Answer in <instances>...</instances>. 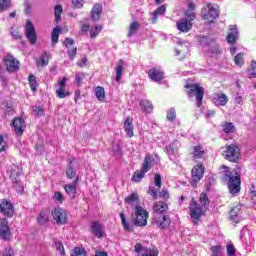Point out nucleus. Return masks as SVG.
Instances as JSON below:
<instances>
[{
  "instance_id": "680f3d73",
  "label": "nucleus",
  "mask_w": 256,
  "mask_h": 256,
  "mask_svg": "<svg viewBox=\"0 0 256 256\" xmlns=\"http://www.w3.org/2000/svg\"><path fill=\"white\" fill-rule=\"evenodd\" d=\"M34 113H36L38 116H43L45 113V109H43V107L41 106H35L34 107Z\"/></svg>"
},
{
  "instance_id": "f8f14e48",
  "label": "nucleus",
  "mask_w": 256,
  "mask_h": 256,
  "mask_svg": "<svg viewBox=\"0 0 256 256\" xmlns=\"http://www.w3.org/2000/svg\"><path fill=\"white\" fill-rule=\"evenodd\" d=\"M26 39H28L30 45L37 44V32L35 31V25L31 20L26 21L25 25Z\"/></svg>"
},
{
  "instance_id": "3c124183",
  "label": "nucleus",
  "mask_w": 256,
  "mask_h": 256,
  "mask_svg": "<svg viewBox=\"0 0 256 256\" xmlns=\"http://www.w3.org/2000/svg\"><path fill=\"white\" fill-rule=\"evenodd\" d=\"M84 79H85V73L84 72H80V73L76 74L75 80H76V83H77L78 87H81V85H83V80Z\"/></svg>"
},
{
  "instance_id": "1a4fd4ad",
  "label": "nucleus",
  "mask_w": 256,
  "mask_h": 256,
  "mask_svg": "<svg viewBox=\"0 0 256 256\" xmlns=\"http://www.w3.org/2000/svg\"><path fill=\"white\" fill-rule=\"evenodd\" d=\"M201 17L204 21L213 23V21L219 17V9L215 8L213 4L208 3L207 7L202 9Z\"/></svg>"
},
{
  "instance_id": "6ab92c4d",
  "label": "nucleus",
  "mask_w": 256,
  "mask_h": 256,
  "mask_svg": "<svg viewBox=\"0 0 256 256\" xmlns=\"http://www.w3.org/2000/svg\"><path fill=\"white\" fill-rule=\"evenodd\" d=\"M78 187H79V177H76L72 184L64 185V191L70 197V199H75V196L77 195Z\"/></svg>"
},
{
  "instance_id": "c03bdc74",
  "label": "nucleus",
  "mask_w": 256,
  "mask_h": 256,
  "mask_svg": "<svg viewBox=\"0 0 256 256\" xmlns=\"http://www.w3.org/2000/svg\"><path fill=\"white\" fill-rule=\"evenodd\" d=\"M11 7V0H0V13L8 11Z\"/></svg>"
},
{
  "instance_id": "e433bc0d",
  "label": "nucleus",
  "mask_w": 256,
  "mask_h": 256,
  "mask_svg": "<svg viewBox=\"0 0 256 256\" xmlns=\"http://www.w3.org/2000/svg\"><path fill=\"white\" fill-rule=\"evenodd\" d=\"M124 203H126L127 205L139 203V195H137V193H132L131 195L125 198Z\"/></svg>"
},
{
  "instance_id": "bb28decb",
  "label": "nucleus",
  "mask_w": 256,
  "mask_h": 256,
  "mask_svg": "<svg viewBox=\"0 0 256 256\" xmlns=\"http://www.w3.org/2000/svg\"><path fill=\"white\" fill-rule=\"evenodd\" d=\"M125 67V61L123 59L118 60L117 67L115 68L116 71V83L121 82V77H123V68Z\"/></svg>"
},
{
  "instance_id": "58836bf2",
  "label": "nucleus",
  "mask_w": 256,
  "mask_h": 256,
  "mask_svg": "<svg viewBox=\"0 0 256 256\" xmlns=\"http://www.w3.org/2000/svg\"><path fill=\"white\" fill-rule=\"evenodd\" d=\"M245 54L242 52L238 53L234 58V63L237 65V67H242L245 65Z\"/></svg>"
},
{
  "instance_id": "603ef678",
  "label": "nucleus",
  "mask_w": 256,
  "mask_h": 256,
  "mask_svg": "<svg viewBox=\"0 0 256 256\" xmlns=\"http://www.w3.org/2000/svg\"><path fill=\"white\" fill-rule=\"evenodd\" d=\"M166 117L168 121H175L177 113L175 112L174 109H171L167 112Z\"/></svg>"
},
{
  "instance_id": "79ce46f5",
  "label": "nucleus",
  "mask_w": 256,
  "mask_h": 256,
  "mask_svg": "<svg viewBox=\"0 0 256 256\" xmlns=\"http://www.w3.org/2000/svg\"><path fill=\"white\" fill-rule=\"evenodd\" d=\"M71 256H87V251L83 247H75L72 250Z\"/></svg>"
},
{
  "instance_id": "052dcab7",
  "label": "nucleus",
  "mask_w": 256,
  "mask_h": 256,
  "mask_svg": "<svg viewBox=\"0 0 256 256\" xmlns=\"http://www.w3.org/2000/svg\"><path fill=\"white\" fill-rule=\"evenodd\" d=\"M147 193L150 195V197H152V199H157L158 197L155 187H150Z\"/></svg>"
},
{
  "instance_id": "4468645a",
  "label": "nucleus",
  "mask_w": 256,
  "mask_h": 256,
  "mask_svg": "<svg viewBox=\"0 0 256 256\" xmlns=\"http://www.w3.org/2000/svg\"><path fill=\"white\" fill-rule=\"evenodd\" d=\"M59 88L56 90V97L58 99H65V97H69L71 92L67 90V77H64L61 81H58Z\"/></svg>"
},
{
  "instance_id": "20e7f679",
  "label": "nucleus",
  "mask_w": 256,
  "mask_h": 256,
  "mask_svg": "<svg viewBox=\"0 0 256 256\" xmlns=\"http://www.w3.org/2000/svg\"><path fill=\"white\" fill-rule=\"evenodd\" d=\"M132 224L136 227H147L149 212L142 206L136 205L134 213L131 214Z\"/></svg>"
},
{
  "instance_id": "49530a36",
  "label": "nucleus",
  "mask_w": 256,
  "mask_h": 256,
  "mask_svg": "<svg viewBox=\"0 0 256 256\" xmlns=\"http://www.w3.org/2000/svg\"><path fill=\"white\" fill-rule=\"evenodd\" d=\"M101 31H103L102 25H97L94 27V29H90V38L95 39V37H97Z\"/></svg>"
},
{
  "instance_id": "bf43d9fd",
  "label": "nucleus",
  "mask_w": 256,
  "mask_h": 256,
  "mask_svg": "<svg viewBox=\"0 0 256 256\" xmlns=\"http://www.w3.org/2000/svg\"><path fill=\"white\" fill-rule=\"evenodd\" d=\"M227 255L228 256H235V246L233 244L227 245Z\"/></svg>"
},
{
  "instance_id": "69168bd1",
  "label": "nucleus",
  "mask_w": 256,
  "mask_h": 256,
  "mask_svg": "<svg viewBox=\"0 0 256 256\" xmlns=\"http://www.w3.org/2000/svg\"><path fill=\"white\" fill-rule=\"evenodd\" d=\"M79 99H81V90H76L74 92V102L79 103Z\"/></svg>"
},
{
  "instance_id": "4be33fe9",
  "label": "nucleus",
  "mask_w": 256,
  "mask_h": 256,
  "mask_svg": "<svg viewBox=\"0 0 256 256\" xmlns=\"http://www.w3.org/2000/svg\"><path fill=\"white\" fill-rule=\"evenodd\" d=\"M23 125H25V120L23 118H15L12 122V126L14 127V131L18 137L23 135Z\"/></svg>"
},
{
  "instance_id": "473e14b6",
  "label": "nucleus",
  "mask_w": 256,
  "mask_h": 256,
  "mask_svg": "<svg viewBox=\"0 0 256 256\" xmlns=\"http://www.w3.org/2000/svg\"><path fill=\"white\" fill-rule=\"evenodd\" d=\"M95 96L97 97L98 101H100V103H104L105 102V88H103V86H97L95 88Z\"/></svg>"
},
{
  "instance_id": "412c9836",
  "label": "nucleus",
  "mask_w": 256,
  "mask_h": 256,
  "mask_svg": "<svg viewBox=\"0 0 256 256\" xmlns=\"http://www.w3.org/2000/svg\"><path fill=\"white\" fill-rule=\"evenodd\" d=\"M90 231L94 237L101 239L103 237V229L99 221H93L90 225Z\"/></svg>"
},
{
  "instance_id": "cd10ccee",
  "label": "nucleus",
  "mask_w": 256,
  "mask_h": 256,
  "mask_svg": "<svg viewBox=\"0 0 256 256\" xmlns=\"http://www.w3.org/2000/svg\"><path fill=\"white\" fill-rule=\"evenodd\" d=\"M61 33V28L59 26H56L51 33V41H52V47H55L57 43H59V34Z\"/></svg>"
},
{
  "instance_id": "5701e85b",
  "label": "nucleus",
  "mask_w": 256,
  "mask_h": 256,
  "mask_svg": "<svg viewBox=\"0 0 256 256\" xmlns=\"http://www.w3.org/2000/svg\"><path fill=\"white\" fill-rule=\"evenodd\" d=\"M103 13V6L99 3H96L91 10V19L93 21H99L101 19V14Z\"/></svg>"
},
{
  "instance_id": "2f4dec72",
  "label": "nucleus",
  "mask_w": 256,
  "mask_h": 256,
  "mask_svg": "<svg viewBox=\"0 0 256 256\" xmlns=\"http://www.w3.org/2000/svg\"><path fill=\"white\" fill-rule=\"evenodd\" d=\"M140 107L145 113L153 112V103H151L149 100H142L140 102Z\"/></svg>"
},
{
  "instance_id": "864d4df0",
  "label": "nucleus",
  "mask_w": 256,
  "mask_h": 256,
  "mask_svg": "<svg viewBox=\"0 0 256 256\" xmlns=\"http://www.w3.org/2000/svg\"><path fill=\"white\" fill-rule=\"evenodd\" d=\"M210 251L212 253L211 256H219L221 254V246H212Z\"/></svg>"
},
{
  "instance_id": "4d7b16f0",
  "label": "nucleus",
  "mask_w": 256,
  "mask_h": 256,
  "mask_svg": "<svg viewBox=\"0 0 256 256\" xmlns=\"http://www.w3.org/2000/svg\"><path fill=\"white\" fill-rule=\"evenodd\" d=\"M64 45L67 49L71 48V47H74L75 45V41L71 38H65L64 40Z\"/></svg>"
},
{
  "instance_id": "dca6fc26",
  "label": "nucleus",
  "mask_w": 256,
  "mask_h": 256,
  "mask_svg": "<svg viewBox=\"0 0 256 256\" xmlns=\"http://www.w3.org/2000/svg\"><path fill=\"white\" fill-rule=\"evenodd\" d=\"M134 249L135 252L138 254L141 253V251H143L141 256H159V250L157 248H143V245L141 243H137L134 246Z\"/></svg>"
},
{
  "instance_id": "5fc2aeb1",
  "label": "nucleus",
  "mask_w": 256,
  "mask_h": 256,
  "mask_svg": "<svg viewBox=\"0 0 256 256\" xmlns=\"http://www.w3.org/2000/svg\"><path fill=\"white\" fill-rule=\"evenodd\" d=\"M72 5L75 9H82L85 5V0H72Z\"/></svg>"
},
{
  "instance_id": "f3484780",
  "label": "nucleus",
  "mask_w": 256,
  "mask_h": 256,
  "mask_svg": "<svg viewBox=\"0 0 256 256\" xmlns=\"http://www.w3.org/2000/svg\"><path fill=\"white\" fill-rule=\"evenodd\" d=\"M189 155L192 157L193 161H199L205 157V148L201 145L192 146L189 149Z\"/></svg>"
},
{
  "instance_id": "9d476101",
  "label": "nucleus",
  "mask_w": 256,
  "mask_h": 256,
  "mask_svg": "<svg viewBox=\"0 0 256 256\" xmlns=\"http://www.w3.org/2000/svg\"><path fill=\"white\" fill-rule=\"evenodd\" d=\"M52 219L57 225H67V211L61 207H56L51 211Z\"/></svg>"
},
{
  "instance_id": "2eb2a0df",
  "label": "nucleus",
  "mask_w": 256,
  "mask_h": 256,
  "mask_svg": "<svg viewBox=\"0 0 256 256\" xmlns=\"http://www.w3.org/2000/svg\"><path fill=\"white\" fill-rule=\"evenodd\" d=\"M0 237L3 241H9V237H11V228H9V221L3 218L0 219Z\"/></svg>"
},
{
  "instance_id": "423d86ee",
  "label": "nucleus",
  "mask_w": 256,
  "mask_h": 256,
  "mask_svg": "<svg viewBox=\"0 0 256 256\" xmlns=\"http://www.w3.org/2000/svg\"><path fill=\"white\" fill-rule=\"evenodd\" d=\"M224 159L230 163H239L241 157V150L237 144H230L225 146V150L222 153Z\"/></svg>"
},
{
  "instance_id": "a19ab883",
  "label": "nucleus",
  "mask_w": 256,
  "mask_h": 256,
  "mask_svg": "<svg viewBox=\"0 0 256 256\" xmlns=\"http://www.w3.org/2000/svg\"><path fill=\"white\" fill-rule=\"evenodd\" d=\"M239 211H241L240 206L233 207L229 212V218L231 221H235L239 215Z\"/></svg>"
},
{
  "instance_id": "b1692460",
  "label": "nucleus",
  "mask_w": 256,
  "mask_h": 256,
  "mask_svg": "<svg viewBox=\"0 0 256 256\" xmlns=\"http://www.w3.org/2000/svg\"><path fill=\"white\" fill-rule=\"evenodd\" d=\"M133 129H134L133 118L128 116L126 118V120L124 121V131H125L127 137H129L130 139H131V137L134 136Z\"/></svg>"
},
{
  "instance_id": "0e129e2a",
  "label": "nucleus",
  "mask_w": 256,
  "mask_h": 256,
  "mask_svg": "<svg viewBox=\"0 0 256 256\" xmlns=\"http://www.w3.org/2000/svg\"><path fill=\"white\" fill-rule=\"evenodd\" d=\"M3 256H15V251H13V248L8 247L4 250Z\"/></svg>"
},
{
  "instance_id": "7c9ffc66",
  "label": "nucleus",
  "mask_w": 256,
  "mask_h": 256,
  "mask_svg": "<svg viewBox=\"0 0 256 256\" xmlns=\"http://www.w3.org/2000/svg\"><path fill=\"white\" fill-rule=\"evenodd\" d=\"M37 222L39 225H45V223H49V211L40 212L37 217Z\"/></svg>"
},
{
  "instance_id": "7ed1b4c3",
  "label": "nucleus",
  "mask_w": 256,
  "mask_h": 256,
  "mask_svg": "<svg viewBox=\"0 0 256 256\" xmlns=\"http://www.w3.org/2000/svg\"><path fill=\"white\" fill-rule=\"evenodd\" d=\"M153 163H155V158L151 156V154H147L144 157L142 167L140 170H136L131 178V181L134 183H140L145 178V173H148V171H151V168L153 167Z\"/></svg>"
},
{
  "instance_id": "f704fd0d",
  "label": "nucleus",
  "mask_w": 256,
  "mask_h": 256,
  "mask_svg": "<svg viewBox=\"0 0 256 256\" xmlns=\"http://www.w3.org/2000/svg\"><path fill=\"white\" fill-rule=\"evenodd\" d=\"M28 83L31 91L35 93V91H37V88L39 87V83H37V77H35L33 74H30L28 76Z\"/></svg>"
},
{
  "instance_id": "9b49d317",
  "label": "nucleus",
  "mask_w": 256,
  "mask_h": 256,
  "mask_svg": "<svg viewBox=\"0 0 256 256\" xmlns=\"http://www.w3.org/2000/svg\"><path fill=\"white\" fill-rule=\"evenodd\" d=\"M0 213L4 215V217H8L11 219V217H14L15 215V207L13 206V203L7 199L0 200Z\"/></svg>"
},
{
  "instance_id": "8fccbe9b",
  "label": "nucleus",
  "mask_w": 256,
  "mask_h": 256,
  "mask_svg": "<svg viewBox=\"0 0 256 256\" xmlns=\"http://www.w3.org/2000/svg\"><path fill=\"white\" fill-rule=\"evenodd\" d=\"M67 53H68L69 59H71V61H73V59H75V57H77V47L72 46L71 48H68Z\"/></svg>"
},
{
  "instance_id": "c756f323",
  "label": "nucleus",
  "mask_w": 256,
  "mask_h": 256,
  "mask_svg": "<svg viewBox=\"0 0 256 256\" xmlns=\"http://www.w3.org/2000/svg\"><path fill=\"white\" fill-rule=\"evenodd\" d=\"M120 219H121L122 227L125 231H130V232L133 231V225L127 222V216H125V213L120 212Z\"/></svg>"
},
{
  "instance_id": "ea45409f",
  "label": "nucleus",
  "mask_w": 256,
  "mask_h": 256,
  "mask_svg": "<svg viewBox=\"0 0 256 256\" xmlns=\"http://www.w3.org/2000/svg\"><path fill=\"white\" fill-rule=\"evenodd\" d=\"M61 13H63V6L57 4L54 8L55 22L59 23L61 21Z\"/></svg>"
},
{
  "instance_id": "a18cd8bd",
  "label": "nucleus",
  "mask_w": 256,
  "mask_h": 256,
  "mask_svg": "<svg viewBox=\"0 0 256 256\" xmlns=\"http://www.w3.org/2000/svg\"><path fill=\"white\" fill-rule=\"evenodd\" d=\"M222 129L224 133H235V125L231 122L224 123Z\"/></svg>"
},
{
  "instance_id": "6e6552de",
  "label": "nucleus",
  "mask_w": 256,
  "mask_h": 256,
  "mask_svg": "<svg viewBox=\"0 0 256 256\" xmlns=\"http://www.w3.org/2000/svg\"><path fill=\"white\" fill-rule=\"evenodd\" d=\"M189 209L192 223H194V225H197V223L201 221V217H203V215L205 214L203 212V208L197 201H195V198H192Z\"/></svg>"
},
{
  "instance_id": "39448f33",
  "label": "nucleus",
  "mask_w": 256,
  "mask_h": 256,
  "mask_svg": "<svg viewBox=\"0 0 256 256\" xmlns=\"http://www.w3.org/2000/svg\"><path fill=\"white\" fill-rule=\"evenodd\" d=\"M184 15L185 17L176 23V27L181 33H189L193 29V21H195L196 14L188 10L184 12Z\"/></svg>"
},
{
  "instance_id": "a211bd4d",
  "label": "nucleus",
  "mask_w": 256,
  "mask_h": 256,
  "mask_svg": "<svg viewBox=\"0 0 256 256\" xmlns=\"http://www.w3.org/2000/svg\"><path fill=\"white\" fill-rule=\"evenodd\" d=\"M212 102L216 107H225L229 103V97L224 92L214 93L212 96Z\"/></svg>"
},
{
  "instance_id": "f257e3e1",
  "label": "nucleus",
  "mask_w": 256,
  "mask_h": 256,
  "mask_svg": "<svg viewBox=\"0 0 256 256\" xmlns=\"http://www.w3.org/2000/svg\"><path fill=\"white\" fill-rule=\"evenodd\" d=\"M224 169L222 181L226 183L230 195H238L241 193V174L239 172H232L228 166H222Z\"/></svg>"
},
{
  "instance_id": "72a5a7b5",
  "label": "nucleus",
  "mask_w": 256,
  "mask_h": 256,
  "mask_svg": "<svg viewBox=\"0 0 256 256\" xmlns=\"http://www.w3.org/2000/svg\"><path fill=\"white\" fill-rule=\"evenodd\" d=\"M66 177L67 179H77V171L75 170V167H73V164H69L66 168Z\"/></svg>"
},
{
  "instance_id": "c9c22d12",
  "label": "nucleus",
  "mask_w": 256,
  "mask_h": 256,
  "mask_svg": "<svg viewBox=\"0 0 256 256\" xmlns=\"http://www.w3.org/2000/svg\"><path fill=\"white\" fill-rule=\"evenodd\" d=\"M168 207L169 206L167 205V203L163 201H159L155 203L154 211H156V213H165Z\"/></svg>"
},
{
  "instance_id": "09e8293b",
  "label": "nucleus",
  "mask_w": 256,
  "mask_h": 256,
  "mask_svg": "<svg viewBox=\"0 0 256 256\" xmlns=\"http://www.w3.org/2000/svg\"><path fill=\"white\" fill-rule=\"evenodd\" d=\"M56 250L59 251L60 255H65V247L61 241L54 239Z\"/></svg>"
},
{
  "instance_id": "338daca9",
  "label": "nucleus",
  "mask_w": 256,
  "mask_h": 256,
  "mask_svg": "<svg viewBox=\"0 0 256 256\" xmlns=\"http://www.w3.org/2000/svg\"><path fill=\"white\" fill-rule=\"evenodd\" d=\"M160 197H161V199H165V201H167V199H169V191L162 190L160 192Z\"/></svg>"
},
{
  "instance_id": "e2e57ef3",
  "label": "nucleus",
  "mask_w": 256,
  "mask_h": 256,
  "mask_svg": "<svg viewBox=\"0 0 256 256\" xmlns=\"http://www.w3.org/2000/svg\"><path fill=\"white\" fill-rule=\"evenodd\" d=\"M154 183L158 189H161V174H155Z\"/></svg>"
},
{
  "instance_id": "774afa93",
  "label": "nucleus",
  "mask_w": 256,
  "mask_h": 256,
  "mask_svg": "<svg viewBox=\"0 0 256 256\" xmlns=\"http://www.w3.org/2000/svg\"><path fill=\"white\" fill-rule=\"evenodd\" d=\"M250 193H251V199L256 197V187H255V184H251L250 185Z\"/></svg>"
},
{
  "instance_id": "aec40b11",
  "label": "nucleus",
  "mask_w": 256,
  "mask_h": 256,
  "mask_svg": "<svg viewBox=\"0 0 256 256\" xmlns=\"http://www.w3.org/2000/svg\"><path fill=\"white\" fill-rule=\"evenodd\" d=\"M163 71L157 67H152L148 70V77L150 81H154V83H159V81H163Z\"/></svg>"
},
{
  "instance_id": "0eeeda50",
  "label": "nucleus",
  "mask_w": 256,
  "mask_h": 256,
  "mask_svg": "<svg viewBox=\"0 0 256 256\" xmlns=\"http://www.w3.org/2000/svg\"><path fill=\"white\" fill-rule=\"evenodd\" d=\"M203 175H205V166L202 162H199L198 164L194 165L191 170L190 185L194 189H197V185H199V181L203 179Z\"/></svg>"
},
{
  "instance_id": "6e6d98bb",
  "label": "nucleus",
  "mask_w": 256,
  "mask_h": 256,
  "mask_svg": "<svg viewBox=\"0 0 256 256\" xmlns=\"http://www.w3.org/2000/svg\"><path fill=\"white\" fill-rule=\"evenodd\" d=\"M63 193H61L60 191H57L54 193V200L57 202V203H63Z\"/></svg>"
},
{
  "instance_id": "393cba45",
  "label": "nucleus",
  "mask_w": 256,
  "mask_h": 256,
  "mask_svg": "<svg viewBox=\"0 0 256 256\" xmlns=\"http://www.w3.org/2000/svg\"><path fill=\"white\" fill-rule=\"evenodd\" d=\"M238 35L239 31L237 30V27L230 28V32L226 36L227 43H229V45H235Z\"/></svg>"
},
{
  "instance_id": "de8ad7c7",
  "label": "nucleus",
  "mask_w": 256,
  "mask_h": 256,
  "mask_svg": "<svg viewBox=\"0 0 256 256\" xmlns=\"http://www.w3.org/2000/svg\"><path fill=\"white\" fill-rule=\"evenodd\" d=\"M36 62L39 67H47V65H49V58H47V52H45L44 55Z\"/></svg>"
},
{
  "instance_id": "13d9d810",
  "label": "nucleus",
  "mask_w": 256,
  "mask_h": 256,
  "mask_svg": "<svg viewBox=\"0 0 256 256\" xmlns=\"http://www.w3.org/2000/svg\"><path fill=\"white\" fill-rule=\"evenodd\" d=\"M80 31H81V33L83 35L89 33V31L91 32V25H89V24H82Z\"/></svg>"
},
{
  "instance_id": "f03ea898",
  "label": "nucleus",
  "mask_w": 256,
  "mask_h": 256,
  "mask_svg": "<svg viewBox=\"0 0 256 256\" xmlns=\"http://www.w3.org/2000/svg\"><path fill=\"white\" fill-rule=\"evenodd\" d=\"M184 89L189 99H193V97H195L196 107H201V105H203V97H205V89L202 88L201 84L193 83V80H191V78H188L185 81Z\"/></svg>"
},
{
  "instance_id": "ddd939ff",
  "label": "nucleus",
  "mask_w": 256,
  "mask_h": 256,
  "mask_svg": "<svg viewBox=\"0 0 256 256\" xmlns=\"http://www.w3.org/2000/svg\"><path fill=\"white\" fill-rule=\"evenodd\" d=\"M4 65L9 73H15L19 71V60L13 57L11 54H7L4 59Z\"/></svg>"
},
{
  "instance_id": "a878e982",
  "label": "nucleus",
  "mask_w": 256,
  "mask_h": 256,
  "mask_svg": "<svg viewBox=\"0 0 256 256\" xmlns=\"http://www.w3.org/2000/svg\"><path fill=\"white\" fill-rule=\"evenodd\" d=\"M167 13V5H161L159 6L154 12L151 13L152 15V23L155 24L158 21L159 15H165Z\"/></svg>"
},
{
  "instance_id": "4c0bfd02",
  "label": "nucleus",
  "mask_w": 256,
  "mask_h": 256,
  "mask_svg": "<svg viewBox=\"0 0 256 256\" xmlns=\"http://www.w3.org/2000/svg\"><path fill=\"white\" fill-rule=\"evenodd\" d=\"M170 225H171V218H169V216L167 215H164L162 222L158 223L159 229H169Z\"/></svg>"
},
{
  "instance_id": "37998d69",
  "label": "nucleus",
  "mask_w": 256,
  "mask_h": 256,
  "mask_svg": "<svg viewBox=\"0 0 256 256\" xmlns=\"http://www.w3.org/2000/svg\"><path fill=\"white\" fill-rule=\"evenodd\" d=\"M199 201L202 207H209V196H207V192H202L200 194Z\"/></svg>"
},
{
  "instance_id": "c85d7f7f",
  "label": "nucleus",
  "mask_w": 256,
  "mask_h": 256,
  "mask_svg": "<svg viewBox=\"0 0 256 256\" xmlns=\"http://www.w3.org/2000/svg\"><path fill=\"white\" fill-rule=\"evenodd\" d=\"M139 27H141V25L137 21L130 23L127 37H133V35L139 31Z\"/></svg>"
}]
</instances>
